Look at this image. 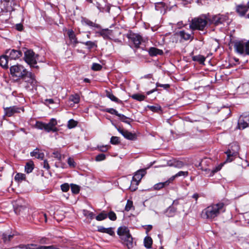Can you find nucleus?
<instances>
[{
    "instance_id": "f257e3e1",
    "label": "nucleus",
    "mask_w": 249,
    "mask_h": 249,
    "mask_svg": "<svg viewBox=\"0 0 249 249\" xmlns=\"http://www.w3.org/2000/svg\"><path fill=\"white\" fill-rule=\"evenodd\" d=\"M225 211V205L223 202L212 204L203 210L201 216L204 219L213 220Z\"/></svg>"
},
{
    "instance_id": "f03ea898",
    "label": "nucleus",
    "mask_w": 249,
    "mask_h": 249,
    "mask_svg": "<svg viewBox=\"0 0 249 249\" xmlns=\"http://www.w3.org/2000/svg\"><path fill=\"white\" fill-rule=\"evenodd\" d=\"M209 22V14H203L198 17L193 18L189 25L192 30L203 31Z\"/></svg>"
},
{
    "instance_id": "7ed1b4c3",
    "label": "nucleus",
    "mask_w": 249,
    "mask_h": 249,
    "mask_svg": "<svg viewBox=\"0 0 249 249\" xmlns=\"http://www.w3.org/2000/svg\"><path fill=\"white\" fill-rule=\"evenodd\" d=\"M117 233L119 235L122 242L125 244L129 249L133 247V238L127 227L124 226L119 228Z\"/></svg>"
},
{
    "instance_id": "20e7f679",
    "label": "nucleus",
    "mask_w": 249,
    "mask_h": 249,
    "mask_svg": "<svg viewBox=\"0 0 249 249\" xmlns=\"http://www.w3.org/2000/svg\"><path fill=\"white\" fill-rule=\"evenodd\" d=\"M231 21L228 14H217L213 15L212 17L209 15V23L213 24L214 25H218L219 24L226 23L229 24Z\"/></svg>"
},
{
    "instance_id": "39448f33",
    "label": "nucleus",
    "mask_w": 249,
    "mask_h": 249,
    "mask_svg": "<svg viewBox=\"0 0 249 249\" xmlns=\"http://www.w3.org/2000/svg\"><path fill=\"white\" fill-rule=\"evenodd\" d=\"M235 51L243 55H249V40H240L235 43L234 45Z\"/></svg>"
},
{
    "instance_id": "423d86ee",
    "label": "nucleus",
    "mask_w": 249,
    "mask_h": 249,
    "mask_svg": "<svg viewBox=\"0 0 249 249\" xmlns=\"http://www.w3.org/2000/svg\"><path fill=\"white\" fill-rule=\"evenodd\" d=\"M239 150V146L237 143H232L230 148L225 152L227 155L226 162H231L237 156Z\"/></svg>"
},
{
    "instance_id": "0eeeda50",
    "label": "nucleus",
    "mask_w": 249,
    "mask_h": 249,
    "mask_svg": "<svg viewBox=\"0 0 249 249\" xmlns=\"http://www.w3.org/2000/svg\"><path fill=\"white\" fill-rule=\"evenodd\" d=\"M38 55H36L35 53L31 50H27L24 53L25 61L30 65L31 67H34L38 68V66H34L37 63Z\"/></svg>"
},
{
    "instance_id": "6e6552de",
    "label": "nucleus",
    "mask_w": 249,
    "mask_h": 249,
    "mask_svg": "<svg viewBox=\"0 0 249 249\" xmlns=\"http://www.w3.org/2000/svg\"><path fill=\"white\" fill-rule=\"evenodd\" d=\"M27 71L21 65L13 66L10 68V72L13 76L22 78Z\"/></svg>"
},
{
    "instance_id": "1a4fd4ad",
    "label": "nucleus",
    "mask_w": 249,
    "mask_h": 249,
    "mask_svg": "<svg viewBox=\"0 0 249 249\" xmlns=\"http://www.w3.org/2000/svg\"><path fill=\"white\" fill-rule=\"evenodd\" d=\"M238 126L240 129L249 127V113H244L240 116L238 121Z\"/></svg>"
},
{
    "instance_id": "9d476101",
    "label": "nucleus",
    "mask_w": 249,
    "mask_h": 249,
    "mask_svg": "<svg viewBox=\"0 0 249 249\" xmlns=\"http://www.w3.org/2000/svg\"><path fill=\"white\" fill-rule=\"evenodd\" d=\"M127 36L129 42L133 44L134 47L136 48L139 47L142 40V37L140 35L135 33H130L127 35Z\"/></svg>"
},
{
    "instance_id": "9b49d317",
    "label": "nucleus",
    "mask_w": 249,
    "mask_h": 249,
    "mask_svg": "<svg viewBox=\"0 0 249 249\" xmlns=\"http://www.w3.org/2000/svg\"><path fill=\"white\" fill-rule=\"evenodd\" d=\"M5 114L8 117H11L15 113H19L20 111H24L23 107H18L17 106H13L4 108Z\"/></svg>"
},
{
    "instance_id": "f8f14e48",
    "label": "nucleus",
    "mask_w": 249,
    "mask_h": 249,
    "mask_svg": "<svg viewBox=\"0 0 249 249\" xmlns=\"http://www.w3.org/2000/svg\"><path fill=\"white\" fill-rule=\"evenodd\" d=\"M57 124L56 120L52 118L48 124L45 123V130L48 132L50 131L56 132L58 129L55 127Z\"/></svg>"
},
{
    "instance_id": "ddd939ff",
    "label": "nucleus",
    "mask_w": 249,
    "mask_h": 249,
    "mask_svg": "<svg viewBox=\"0 0 249 249\" xmlns=\"http://www.w3.org/2000/svg\"><path fill=\"white\" fill-rule=\"evenodd\" d=\"M21 79L32 86L35 85L36 83L35 75L28 71Z\"/></svg>"
},
{
    "instance_id": "4468645a",
    "label": "nucleus",
    "mask_w": 249,
    "mask_h": 249,
    "mask_svg": "<svg viewBox=\"0 0 249 249\" xmlns=\"http://www.w3.org/2000/svg\"><path fill=\"white\" fill-rule=\"evenodd\" d=\"M9 59L16 60L22 55V53L20 51L16 50H9L6 52Z\"/></svg>"
},
{
    "instance_id": "2eb2a0df",
    "label": "nucleus",
    "mask_w": 249,
    "mask_h": 249,
    "mask_svg": "<svg viewBox=\"0 0 249 249\" xmlns=\"http://www.w3.org/2000/svg\"><path fill=\"white\" fill-rule=\"evenodd\" d=\"M145 174V170L142 169L138 171L133 177L132 183H135L138 185Z\"/></svg>"
},
{
    "instance_id": "dca6fc26",
    "label": "nucleus",
    "mask_w": 249,
    "mask_h": 249,
    "mask_svg": "<svg viewBox=\"0 0 249 249\" xmlns=\"http://www.w3.org/2000/svg\"><path fill=\"white\" fill-rule=\"evenodd\" d=\"M174 36L177 37H179L181 39H183L184 40H188L189 39L192 40L193 39V36L191 34L187 33L184 31H180L178 32H177L174 34Z\"/></svg>"
},
{
    "instance_id": "f3484780",
    "label": "nucleus",
    "mask_w": 249,
    "mask_h": 249,
    "mask_svg": "<svg viewBox=\"0 0 249 249\" xmlns=\"http://www.w3.org/2000/svg\"><path fill=\"white\" fill-rule=\"evenodd\" d=\"M96 5L97 8L100 12H109V8L107 5L105 0H101L100 1L97 2Z\"/></svg>"
},
{
    "instance_id": "a211bd4d",
    "label": "nucleus",
    "mask_w": 249,
    "mask_h": 249,
    "mask_svg": "<svg viewBox=\"0 0 249 249\" xmlns=\"http://www.w3.org/2000/svg\"><path fill=\"white\" fill-rule=\"evenodd\" d=\"M118 130L124 138L128 140H133L135 139V135L131 132L121 128H118Z\"/></svg>"
},
{
    "instance_id": "6ab92c4d",
    "label": "nucleus",
    "mask_w": 249,
    "mask_h": 249,
    "mask_svg": "<svg viewBox=\"0 0 249 249\" xmlns=\"http://www.w3.org/2000/svg\"><path fill=\"white\" fill-rule=\"evenodd\" d=\"M249 8L248 3L246 5H238L236 7V11L240 16L242 17L248 12Z\"/></svg>"
},
{
    "instance_id": "aec40b11",
    "label": "nucleus",
    "mask_w": 249,
    "mask_h": 249,
    "mask_svg": "<svg viewBox=\"0 0 249 249\" xmlns=\"http://www.w3.org/2000/svg\"><path fill=\"white\" fill-rule=\"evenodd\" d=\"M167 164L169 166H173L177 168H181L184 165V163L182 161L176 160L168 161Z\"/></svg>"
},
{
    "instance_id": "412c9836",
    "label": "nucleus",
    "mask_w": 249,
    "mask_h": 249,
    "mask_svg": "<svg viewBox=\"0 0 249 249\" xmlns=\"http://www.w3.org/2000/svg\"><path fill=\"white\" fill-rule=\"evenodd\" d=\"M18 248L21 249H43L44 248L42 246L34 244L20 245L18 246Z\"/></svg>"
},
{
    "instance_id": "4be33fe9",
    "label": "nucleus",
    "mask_w": 249,
    "mask_h": 249,
    "mask_svg": "<svg viewBox=\"0 0 249 249\" xmlns=\"http://www.w3.org/2000/svg\"><path fill=\"white\" fill-rule=\"evenodd\" d=\"M98 231L101 232L107 233L112 236L114 234V232L112 228H106L103 226H99L98 227Z\"/></svg>"
},
{
    "instance_id": "5701e85b",
    "label": "nucleus",
    "mask_w": 249,
    "mask_h": 249,
    "mask_svg": "<svg viewBox=\"0 0 249 249\" xmlns=\"http://www.w3.org/2000/svg\"><path fill=\"white\" fill-rule=\"evenodd\" d=\"M8 60L9 58L7 55L0 56V65L4 68H8Z\"/></svg>"
},
{
    "instance_id": "b1692460",
    "label": "nucleus",
    "mask_w": 249,
    "mask_h": 249,
    "mask_svg": "<svg viewBox=\"0 0 249 249\" xmlns=\"http://www.w3.org/2000/svg\"><path fill=\"white\" fill-rule=\"evenodd\" d=\"M149 54L150 56H156L158 54H162L163 51L155 47H151L149 50Z\"/></svg>"
},
{
    "instance_id": "393cba45",
    "label": "nucleus",
    "mask_w": 249,
    "mask_h": 249,
    "mask_svg": "<svg viewBox=\"0 0 249 249\" xmlns=\"http://www.w3.org/2000/svg\"><path fill=\"white\" fill-rule=\"evenodd\" d=\"M81 22L83 25H88L90 27H94L96 28H100V26L99 24H96L94 22H93L92 21H91L87 18L82 19Z\"/></svg>"
},
{
    "instance_id": "a878e982",
    "label": "nucleus",
    "mask_w": 249,
    "mask_h": 249,
    "mask_svg": "<svg viewBox=\"0 0 249 249\" xmlns=\"http://www.w3.org/2000/svg\"><path fill=\"white\" fill-rule=\"evenodd\" d=\"M223 165V163H220V164L218 165L217 166L214 167L213 169L212 170L210 169H203L205 171L207 172L208 173H210L209 176H213L215 173L217 172L219 170H221L222 166Z\"/></svg>"
},
{
    "instance_id": "bb28decb",
    "label": "nucleus",
    "mask_w": 249,
    "mask_h": 249,
    "mask_svg": "<svg viewBox=\"0 0 249 249\" xmlns=\"http://www.w3.org/2000/svg\"><path fill=\"white\" fill-rule=\"evenodd\" d=\"M30 155L32 157H35L37 159L41 160L43 159L44 156V154L40 152L38 148L35 149L33 152H31Z\"/></svg>"
},
{
    "instance_id": "cd10ccee",
    "label": "nucleus",
    "mask_w": 249,
    "mask_h": 249,
    "mask_svg": "<svg viewBox=\"0 0 249 249\" xmlns=\"http://www.w3.org/2000/svg\"><path fill=\"white\" fill-rule=\"evenodd\" d=\"M34 168V164L33 161L30 160L27 162L25 166V172L29 174L32 172Z\"/></svg>"
},
{
    "instance_id": "c85d7f7f",
    "label": "nucleus",
    "mask_w": 249,
    "mask_h": 249,
    "mask_svg": "<svg viewBox=\"0 0 249 249\" xmlns=\"http://www.w3.org/2000/svg\"><path fill=\"white\" fill-rule=\"evenodd\" d=\"M68 35L69 36V37L70 39L73 41L75 44H76L78 43V41H77V38L76 37L74 33V32L72 30H69L68 31Z\"/></svg>"
},
{
    "instance_id": "c756f323",
    "label": "nucleus",
    "mask_w": 249,
    "mask_h": 249,
    "mask_svg": "<svg viewBox=\"0 0 249 249\" xmlns=\"http://www.w3.org/2000/svg\"><path fill=\"white\" fill-rule=\"evenodd\" d=\"M144 246L147 248L150 249L151 248L152 245V239L149 236H146L144 239Z\"/></svg>"
},
{
    "instance_id": "7c9ffc66",
    "label": "nucleus",
    "mask_w": 249,
    "mask_h": 249,
    "mask_svg": "<svg viewBox=\"0 0 249 249\" xmlns=\"http://www.w3.org/2000/svg\"><path fill=\"white\" fill-rule=\"evenodd\" d=\"M100 36L104 38L107 39L109 37L110 35V31L108 29H103L99 32Z\"/></svg>"
},
{
    "instance_id": "2f4dec72",
    "label": "nucleus",
    "mask_w": 249,
    "mask_h": 249,
    "mask_svg": "<svg viewBox=\"0 0 249 249\" xmlns=\"http://www.w3.org/2000/svg\"><path fill=\"white\" fill-rule=\"evenodd\" d=\"M83 44L86 45L88 46V49L89 50H91V49L93 48L94 47H97V45L96 44V41H88L85 42H81Z\"/></svg>"
},
{
    "instance_id": "473e14b6",
    "label": "nucleus",
    "mask_w": 249,
    "mask_h": 249,
    "mask_svg": "<svg viewBox=\"0 0 249 249\" xmlns=\"http://www.w3.org/2000/svg\"><path fill=\"white\" fill-rule=\"evenodd\" d=\"M27 208L23 206H18L15 209V212L17 213L20 214L23 213H25L28 211Z\"/></svg>"
},
{
    "instance_id": "72a5a7b5",
    "label": "nucleus",
    "mask_w": 249,
    "mask_h": 249,
    "mask_svg": "<svg viewBox=\"0 0 249 249\" xmlns=\"http://www.w3.org/2000/svg\"><path fill=\"white\" fill-rule=\"evenodd\" d=\"M69 100L74 104H78L80 101V97L78 94L71 95L70 96Z\"/></svg>"
},
{
    "instance_id": "f704fd0d",
    "label": "nucleus",
    "mask_w": 249,
    "mask_h": 249,
    "mask_svg": "<svg viewBox=\"0 0 249 249\" xmlns=\"http://www.w3.org/2000/svg\"><path fill=\"white\" fill-rule=\"evenodd\" d=\"M166 186H167L165 183V181H164L163 182H159V183L156 184L153 186V188L155 190H160L165 187H166Z\"/></svg>"
},
{
    "instance_id": "c9c22d12",
    "label": "nucleus",
    "mask_w": 249,
    "mask_h": 249,
    "mask_svg": "<svg viewBox=\"0 0 249 249\" xmlns=\"http://www.w3.org/2000/svg\"><path fill=\"white\" fill-rule=\"evenodd\" d=\"M25 175L22 173H18L15 177V180L21 182L25 179Z\"/></svg>"
},
{
    "instance_id": "e433bc0d",
    "label": "nucleus",
    "mask_w": 249,
    "mask_h": 249,
    "mask_svg": "<svg viewBox=\"0 0 249 249\" xmlns=\"http://www.w3.org/2000/svg\"><path fill=\"white\" fill-rule=\"evenodd\" d=\"M193 60L197 61L199 62L200 64H202L204 62L205 60V58L201 55H198L194 56L193 58Z\"/></svg>"
},
{
    "instance_id": "4c0bfd02",
    "label": "nucleus",
    "mask_w": 249,
    "mask_h": 249,
    "mask_svg": "<svg viewBox=\"0 0 249 249\" xmlns=\"http://www.w3.org/2000/svg\"><path fill=\"white\" fill-rule=\"evenodd\" d=\"M107 217V215L104 212L100 213L95 217L97 221H101L105 219Z\"/></svg>"
},
{
    "instance_id": "58836bf2",
    "label": "nucleus",
    "mask_w": 249,
    "mask_h": 249,
    "mask_svg": "<svg viewBox=\"0 0 249 249\" xmlns=\"http://www.w3.org/2000/svg\"><path fill=\"white\" fill-rule=\"evenodd\" d=\"M176 209L173 207L170 206L166 210L167 215L168 216H172L174 215L176 211Z\"/></svg>"
},
{
    "instance_id": "ea45409f",
    "label": "nucleus",
    "mask_w": 249,
    "mask_h": 249,
    "mask_svg": "<svg viewBox=\"0 0 249 249\" xmlns=\"http://www.w3.org/2000/svg\"><path fill=\"white\" fill-rule=\"evenodd\" d=\"M83 213L85 216L89 217L90 219H93L94 218V214L91 212L84 210Z\"/></svg>"
},
{
    "instance_id": "a19ab883",
    "label": "nucleus",
    "mask_w": 249,
    "mask_h": 249,
    "mask_svg": "<svg viewBox=\"0 0 249 249\" xmlns=\"http://www.w3.org/2000/svg\"><path fill=\"white\" fill-rule=\"evenodd\" d=\"M107 96L108 98H109L111 101L115 102L116 103H120L121 101L118 99L117 97H116L113 94L108 92L107 93Z\"/></svg>"
},
{
    "instance_id": "79ce46f5",
    "label": "nucleus",
    "mask_w": 249,
    "mask_h": 249,
    "mask_svg": "<svg viewBox=\"0 0 249 249\" xmlns=\"http://www.w3.org/2000/svg\"><path fill=\"white\" fill-rule=\"evenodd\" d=\"M77 124V122L73 119H71L68 121L67 126L69 129H71L75 127Z\"/></svg>"
},
{
    "instance_id": "37998d69",
    "label": "nucleus",
    "mask_w": 249,
    "mask_h": 249,
    "mask_svg": "<svg viewBox=\"0 0 249 249\" xmlns=\"http://www.w3.org/2000/svg\"><path fill=\"white\" fill-rule=\"evenodd\" d=\"M132 98L136 99L138 101H143L145 99V96L140 94H135L132 96Z\"/></svg>"
},
{
    "instance_id": "c03bdc74",
    "label": "nucleus",
    "mask_w": 249,
    "mask_h": 249,
    "mask_svg": "<svg viewBox=\"0 0 249 249\" xmlns=\"http://www.w3.org/2000/svg\"><path fill=\"white\" fill-rule=\"evenodd\" d=\"M148 108H149L151 111L153 112H159L161 110V107L159 105L156 106H148Z\"/></svg>"
},
{
    "instance_id": "a18cd8bd",
    "label": "nucleus",
    "mask_w": 249,
    "mask_h": 249,
    "mask_svg": "<svg viewBox=\"0 0 249 249\" xmlns=\"http://www.w3.org/2000/svg\"><path fill=\"white\" fill-rule=\"evenodd\" d=\"M107 215L109 219L111 220L115 221L117 219L116 215L113 211H110Z\"/></svg>"
},
{
    "instance_id": "49530a36",
    "label": "nucleus",
    "mask_w": 249,
    "mask_h": 249,
    "mask_svg": "<svg viewBox=\"0 0 249 249\" xmlns=\"http://www.w3.org/2000/svg\"><path fill=\"white\" fill-rule=\"evenodd\" d=\"M133 207V202L131 200H128L127 201V203L125 207V210L127 212L130 211L131 208Z\"/></svg>"
},
{
    "instance_id": "de8ad7c7",
    "label": "nucleus",
    "mask_w": 249,
    "mask_h": 249,
    "mask_svg": "<svg viewBox=\"0 0 249 249\" xmlns=\"http://www.w3.org/2000/svg\"><path fill=\"white\" fill-rule=\"evenodd\" d=\"M35 126L36 128L39 129H44L45 130V123L37 121L36 123Z\"/></svg>"
},
{
    "instance_id": "09e8293b",
    "label": "nucleus",
    "mask_w": 249,
    "mask_h": 249,
    "mask_svg": "<svg viewBox=\"0 0 249 249\" xmlns=\"http://www.w3.org/2000/svg\"><path fill=\"white\" fill-rule=\"evenodd\" d=\"M118 117L119 118V119L123 122L129 124V122L128 121L129 118L127 117L126 116H124L123 114H120L118 115Z\"/></svg>"
},
{
    "instance_id": "8fccbe9b",
    "label": "nucleus",
    "mask_w": 249,
    "mask_h": 249,
    "mask_svg": "<svg viewBox=\"0 0 249 249\" xmlns=\"http://www.w3.org/2000/svg\"><path fill=\"white\" fill-rule=\"evenodd\" d=\"M106 155L104 154H100L97 155L95 157V160L96 161H101L106 159Z\"/></svg>"
},
{
    "instance_id": "3c124183",
    "label": "nucleus",
    "mask_w": 249,
    "mask_h": 249,
    "mask_svg": "<svg viewBox=\"0 0 249 249\" xmlns=\"http://www.w3.org/2000/svg\"><path fill=\"white\" fill-rule=\"evenodd\" d=\"M71 190L72 192L74 194H78L80 191L79 186L74 184L71 185Z\"/></svg>"
},
{
    "instance_id": "603ef678",
    "label": "nucleus",
    "mask_w": 249,
    "mask_h": 249,
    "mask_svg": "<svg viewBox=\"0 0 249 249\" xmlns=\"http://www.w3.org/2000/svg\"><path fill=\"white\" fill-rule=\"evenodd\" d=\"M189 172L188 171H180L177 173L176 175L177 178L183 176L184 177H186L188 176Z\"/></svg>"
},
{
    "instance_id": "864d4df0",
    "label": "nucleus",
    "mask_w": 249,
    "mask_h": 249,
    "mask_svg": "<svg viewBox=\"0 0 249 249\" xmlns=\"http://www.w3.org/2000/svg\"><path fill=\"white\" fill-rule=\"evenodd\" d=\"M106 111L107 112H108V113H110L111 114H114V115H116L117 116L119 114V113H118V112H117V111L116 110H115V109L112 108H107L106 109Z\"/></svg>"
},
{
    "instance_id": "5fc2aeb1",
    "label": "nucleus",
    "mask_w": 249,
    "mask_h": 249,
    "mask_svg": "<svg viewBox=\"0 0 249 249\" xmlns=\"http://www.w3.org/2000/svg\"><path fill=\"white\" fill-rule=\"evenodd\" d=\"M102 68V67L100 64L94 63L92 64L91 69L94 71H99Z\"/></svg>"
},
{
    "instance_id": "6e6d98bb",
    "label": "nucleus",
    "mask_w": 249,
    "mask_h": 249,
    "mask_svg": "<svg viewBox=\"0 0 249 249\" xmlns=\"http://www.w3.org/2000/svg\"><path fill=\"white\" fill-rule=\"evenodd\" d=\"M119 138L118 137L112 136L110 139V142L113 144H116L119 143Z\"/></svg>"
},
{
    "instance_id": "4d7b16f0",
    "label": "nucleus",
    "mask_w": 249,
    "mask_h": 249,
    "mask_svg": "<svg viewBox=\"0 0 249 249\" xmlns=\"http://www.w3.org/2000/svg\"><path fill=\"white\" fill-rule=\"evenodd\" d=\"M61 189L63 192H67L69 191L70 187L68 184L64 183L61 185Z\"/></svg>"
},
{
    "instance_id": "13d9d810",
    "label": "nucleus",
    "mask_w": 249,
    "mask_h": 249,
    "mask_svg": "<svg viewBox=\"0 0 249 249\" xmlns=\"http://www.w3.org/2000/svg\"><path fill=\"white\" fill-rule=\"evenodd\" d=\"M177 176L176 174L173 176H172L171 178H170L168 179H167L166 181H165V183L168 186L170 183H172L173 181L177 178Z\"/></svg>"
},
{
    "instance_id": "bf43d9fd",
    "label": "nucleus",
    "mask_w": 249,
    "mask_h": 249,
    "mask_svg": "<svg viewBox=\"0 0 249 249\" xmlns=\"http://www.w3.org/2000/svg\"><path fill=\"white\" fill-rule=\"evenodd\" d=\"M68 163L70 166L72 167H74L75 166V163L74 161V160L71 158H69L68 159Z\"/></svg>"
},
{
    "instance_id": "052dcab7",
    "label": "nucleus",
    "mask_w": 249,
    "mask_h": 249,
    "mask_svg": "<svg viewBox=\"0 0 249 249\" xmlns=\"http://www.w3.org/2000/svg\"><path fill=\"white\" fill-rule=\"evenodd\" d=\"M108 145H102V146H98V149L99 151L102 152H106L108 149Z\"/></svg>"
},
{
    "instance_id": "680f3d73",
    "label": "nucleus",
    "mask_w": 249,
    "mask_h": 249,
    "mask_svg": "<svg viewBox=\"0 0 249 249\" xmlns=\"http://www.w3.org/2000/svg\"><path fill=\"white\" fill-rule=\"evenodd\" d=\"M156 86L157 87H162L165 89H167L170 87L169 84H161L158 83L156 84Z\"/></svg>"
},
{
    "instance_id": "e2e57ef3",
    "label": "nucleus",
    "mask_w": 249,
    "mask_h": 249,
    "mask_svg": "<svg viewBox=\"0 0 249 249\" xmlns=\"http://www.w3.org/2000/svg\"><path fill=\"white\" fill-rule=\"evenodd\" d=\"M43 166L44 168H46V169L48 170L50 168V166L49 165V163L47 160H44L43 162Z\"/></svg>"
},
{
    "instance_id": "0e129e2a",
    "label": "nucleus",
    "mask_w": 249,
    "mask_h": 249,
    "mask_svg": "<svg viewBox=\"0 0 249 249\" xmlns=\"http://www.w3.org/2000/svg\"><path fill=\"white\" fill-rule=\"evenodd\" d=\"M42 247L44 248L43 249H59L58 248H55L53 246H42Z\"/></svg>"
},
{
    "instance_id": "69168bd1",
    "label": "nucleus",
    "mask_w": 249,
    "mask_h": 249,
    "mask_svg": "<svg viewBox=\"0 0 249 249\" xmlns=\"http://www.w3.org/2000/svg\"><path fill=\"white\" fill-rule=\"evenodd\" d=\"M53 154L54 155V157L58 159H61V155L58 152H55L53 153Z\"/></svg>"
},
{
    "instance_id": "338daca9",
    "label": "nucleus",
    "mask_w": 249,
    "mask_h": 249,
    "mask_svg": "<svg viewBox=\"0 0 249 249\" xmlns=\"http://www.w3.org/2000/svg\"><path fill=\"white\" fill-rule=\"evenodd\" d=\"M16 29L19 31H21L23 29V26L21 24H17L16 25Z\"/></svg>"
},
{
    "instance_id": "774afa93",
    "label": "nucleus",
    "mask_w": 249,
    "mask_h": 249,
    "mask_svg": "<svg viewBox=\"0 0 249 249\" xmlns=\"http://www.w3.org/2000/svg\"><path fill=\"white\" fill-rule=\"evenodd\" d=\"M2 238L3 239V241L4 242H6L7 241H8V235H7L6 234H3V235H2Z\"/></svg>"
}]
</instances>
